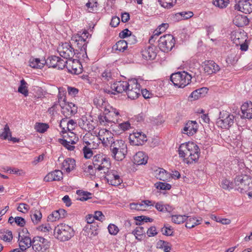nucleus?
Segmentation results:
<instances>
[{
    "label": "nucleus",
    "mask_w": 252,
    "mask_h": 252,
    "mask_svg": "<svg viewBox=\"0 0 252 252\" xmlns=\"http://www.w3.org/2000/svg\"><path fill=\"white\" fill-rule=\"evenodd\" d=\"M252 183L251 178L246 175H239L234 179L237 190L242 193L248 192V195L251 197H252Z\"/></svg>",
    "instance_id": "f257e3e1"
},
{
    "label": "nucleus",
    "mask_w": 252,
    "mask_h": 252,
    "mask_svg": "<svg viewBox=\"0 0 252 252\" xmlns=\"http://www.w3.org/2000/svg\"><path fill=\"white\" fill-rule=\"evenodd\" d=\"M74 235L73 229L66 224L60 223L55 227L54 235L56 238L60 241H68Z\"/></svg>",
    "instance_id": "f03ea898"
},
{
    "label": "nucleus",
    "mask_w": 252,
    "mask_h": 252,
    "mask_svg": "<svg viewBox=\"0 0 252 252\" xmlns=\"http://www.w3.org/2000/svg\"><path fill=\"white\" fill-rule=\"evenodd\" d=\"M191 78V75L185 71L173 73L170 76L171 81L179 88H184L189 85Z\"/></svg>",
    "instance_id": "7ed1b4c3"
},
{
    "label": "nucleus",
    "mask_w": 252,
    "mask_h": 252,
    "mask_svg": "<svg viewBox=\"0 0 252 252\" xmlns=\"http://www.w3.org/2000/svg\"><path fill=\"white\" fill-rule=\"evenodd\" d=\"M112 156L117 160H123L127 153V146L122 140L110 145Z\"/></svg>",
    "instance_id": "20e7f679"
},
{
    "label": "nucleus",
    "mask_w": 252,
    "mask_h": 252,
    "mask_svg": "<svg viewBox=\"0 0 252 252\" xmlns=\"http://www.w3.org/2000/svg\"><path fill=\"white\" fill-rule=\"evenodd\" d=\"M60 56L65 59H71L75 55H78V50L72 47L71 43H62L58 48Z\"/></svg>",
    "instance_id": "39448f33"
},
{
    "label": "nucleus",
    "mask_w": 252,
    "mask_h": 252,
    "mask_svg": "<svg viewBox=\"0 0 252 252\" xmlns=\"http://www.w3.org/2000/svg\"><path fill=\"white\" fill-rule=\"evenodd\" d=\"M93 164L96 169L98 171L103 170L104 173H105L106 171L111 166L109 158L104 157L101 154L96 155L93 157Z\"/></svg>",
    "instance_id": "423d86ee"
},
{
    "label": "nucleus",
    "mask_w": 252,
    "mask_h": 252,
    "mask_svg": "<svg viewBox=\"0 0 252 252\" xmlns=\"http://www.w3.org/2000/svg\"><path fill=\"white\" fill-rule=\"evenodd\" d=\"M72 44L74 45L77 50H78V54L82 55L83 58L87 57V42L84 39V37L80 35V34L77 33L73 35L71 39Z\"/></svg>",
    "instance_id": "0eeeda50"
},
{
    "label": "nucleus",
    "mask_w": 252,
    "mask_h": 252,
    "mask_svg": "<svg viewBox=\"0 0 252 252\" xmlns=\"http://www.w3.org/2000/svg\"><path fill=\"white\" fill-rule=\"evenodd\" d=\"M158 46L163 52L170 51L175 45V40L173 35L167 34L161 36L158 40Z\"/></svg>",
    "instance_id": "6e6552de"
},
{
    "label": "nucleus",
    "mask_w": 252,
    "mask_h": 252,
    "mask_svg": "<svg viewBox=\"0 0 252 252\" xmlns=\"http://www.w3.org/2000/svg\"><path fill=\"white\" fill-rule=\"evenodd\" d=\"M32 246L35 252H44L49 247V244L47 239L37 236L33 238Z\"/></svg>",
    "instance_id": "1a4fd4ad"
},
{
    "label": "nucleus",
    "mask_w": 252,
    "mask_h": 252,
    "mask_svg": "<svg viewBox=\"0 0 252 252\" xmlns=\"http://www.w3.org/2000/svg\"><path fill=\"white\" fill-rule=\"evenodd\" d=\"M234 116L232 114L220 112L217 125L222 128L229 129L234 123Z\"/></svg>",
    "instance_id": "9d476101"
},
{
    "label": "nucleus",
    "mask_w": 252,
    "mask_h": 252,
    "mask_svg": "<svg viewBox=\"0 0 252 252\" xmlns=\"http://www.w3.org/2000/svg\"><path fill=\"white\" fill-rule=\"evenodd\" d=\"M126 93L127 97L131 99H136L140 95V85L137 80H129V86L127 87Z\"/></svg>",
    "instance_id": "9b49d317"
},
{
    "label": "nucleus",
    "mask_w": 252,
    "mask_h": 252,
    "mask_svg": "<svg viewBox=\"0 0 252 252\" xmlns=\"http://www.w3.org/2000/svg\"><path fill=\"white\" fill-rule=\"evenodd\" d=\"M105 174V179L111 185L118 186L123 182V180L120 178L117 171L115 170L108 169L106 171Z\"/></svg>",
    "instance_id": "f8f14e48"
},
{
    "label": "nucleus",
    "mask_w": 252,
    "mask_h": 252,
    "mask_svg": "<svg viewBox=\"0 0 252 252\" xmlns=\"http://www.w3.org/2000/svg\"><path fill=\"white\" fill-rule=\"evenodd\" d=\"M45 63H46V65L49 67L56 68L58 69H63L65 65L64 60L56 56L48 57Z\"/></svg>",
    "instance_id": "ddd939ff"
},
{
    "label": "nucleus",
    "mask_w": 252,
    "mask_h": 252,
    "mask_svg": "<svg viewBox=\"0 0 252 252\" xmlns=\"http://www.w3.org/2000/svg\"><path fill=\"white\" fill-rule=\"evenodd\" d=\"M234 8L245 14H250L252 12V0H244L236 3Z\"/></svg>",
    "instance_id": "4468645a"
},
{
    "label": "nucleus",
    "mask_w": 252,
    "mask_h": 252,
    "mask_svg": "<svg viewBox=\"0 0 252 252\" xmlns=\"http://www.w3.org/2000/svg\"><path fill=\"white\" fill-rule=\"evenodd\" d=\"M18 241L19 250L22 252L26 251L32 246V240L29 235H21V233H19Z\"/></svg>",
    "instance_id": "2eb2a0df"
},
{
    "label": "nucleus",
    "mask_w": 252,
    "mask_h": 252,
    "mask_svg": "<svg viewBox=\"0 0 252 252\" xmlns=\"http://www.w3.org/2000/svg\"><path fill=\"white\" fill-rule=\"evenodd\" d=\"M188 148L190 150L189 151V160H186V163L189 164L197 161L199 158L200 153L198 146L192 142H191V148Z\"/></svg>",
    "instance_id": "dca6fc26"
},
{
    "label": "nucleus",
    "mask_w": 252,
    "mask_h": 252,
    "mask_svg": "<svg viewBox=\"0 0 252 252\" xmlns=\"http://www.w3.org/2000/svg\"><path fill=\"white\" fill-rule=\"evenodd\" d=\"M142 57L146 60H153L157 57L156 47L153 45L145 47L141 51Z\"/></svg>",
    "instance_id": "f3484780"
},
{
    "label": "nucleus",
    "mask_w": 252,
    "mask_h": 252,
    "mask_svg": "<svg viewBox=\"0 0 252 252\" xmlns=\"http://www.w3.org/2000/svg\"><path fill=\"white\" fill-rule=\"evenodd\" d=\"M62 108V113L66 117L73 115L77 112V107L72 102H65L60 104Z\"/></svg>",
    "instance_id": "a211bd4d"
},
{
    "label": "nucleus",
    "mask_w": 252,
    "mask_h": 252,
    "mask_svg": "<svg viewBox=\"0 0 252 252\" xmlns=\"http://www.w3.org/2000/svg\"><path fill=\"white\" fill-rule=\"evenodd\" d=\"M191 142H189L181 144L179 149L178 153L179 157L183 158V161L186 163V160H189V149L188 147L191 148Z\"/></svg>",
    "instance_id": "6ab92c4d"
},
{
    "label": "nucleus",
    "mask_w": 252,
    "mask_h": 252,
    "mask_svg": "<svg viewBox=\"0 0 252 252\" xmlns=\"http://www.w3.org/2000/svg\"><path fill=\"white\" fill-rule=\"evenodd\" d=\"M198 125L195 121H189L185 125L182 133L189 136L194 134L197 131Z\"/></svg>",
    "instance_id": "aec40b11"
},
{
    "label": "nucleus",
    "mask_w": 252,
    "mask_h": 252,
    "mask_svg": "<svg viewBox=\"0 0 252 252\" xmlns=\"http://www.w3.org/2000/svg\"><path fill=\"white\" fill-rule=\"evenodd\" d=\"M130 140L135 145H142L147 141V136L141 132H136L130 135Z\"/></svg>",
    "instance_id": "412c9836"
},
{
    "label": "nucleus",
    "mask_w": 252,
    "mask_h": 252,
    "mask_svg": "<svg viewBox=\"0 0 252 252\" xmlns=\"http://www.w3.org/2000/svg\"><path fill=\"white\" fill-rule=\"evenodd\" d=\"M109 109H104V113L105 116L103 117V119L105 122L108 123L113 122L115 123V120H117V117L119 115V112L115 109L112 107Z\"/></svg>",
    "instance_id": "4be33fe9"
},
{
    "label": "nucleus",
    "mask_w": 252,
    "mask_h": 252,
    "mask_svg": "<svg viewBox=\"0 0 252 252\" xmlns=\"http://www.w3.org/2000/svg\"><path fill=\"white\" fill-rule=\"evenodd\" d=\"M129 86V80L127 81H118L114 83L111 87L112 90L117 93H123L126 92L127 87Z\"/></svg>",
    "instance_id": "5701e85b"
},
{
    "label": "nucleus",
    "mask_w": 252,
    "mask_h": 252,
    "mask_svg": "<svg viewBox=\"0 0 252 252\" xmlns=\"http://www.w3.org/2000/svg\"><path fill=\"white\" fill-rule=\"evenodd\" d=\"M219 66L213 61H207L204 63V70L208 74H211L219 71Z\"/></svg>",
    "instance_id": "b1692460"
},
{
    "label": "nucleus",
    "mask_w": 252,
    "mask_h": 252,
    "mask_svg": "<svg viewBox=\"0 0 252 252\" xmlns=\"http://www.w3.org/2000/svg\"><path fill=\"white\" fill-rule=\"evenodd\" d=\"M148 156L143 152L139 151L133 157V163L137 165H145L147 163Z\"/></svg>",
    "instance_id": "393cba45"
},
{
    "label": "nucleus",
    "mask_w": 252,
    "mask_h": 252,
    "mask_svg": "<svg viewBox=\"0 0 252 252\" xmlns=\"http://www.w3.org/2000/svg\"><path fill=\"white\" fill-rule=\"evenodd\" d=\"M63 172L60 170L49 173L44 178L45 182H52L54 181H60L63 179Z\"/></svg>",
    "instance_id": "a878e982"
},
{
    "label": "nucleus",
    "mask_w": 252,
    "mask_h": 252,
    "mask_svg": "<svg viewBox=\"0 0 252 252\" xmlns=\"http://www.w3.org/2000/svg\"><path fill=\"white\" fill-rule=\"evenodd\" d=\"M242 116L247 119L252 118V103L245 102L241 107Z\"/></svg>",
    "instance_id": "bb28decb"
},
{
    "label": "nucleus",
    "mask_w": 252,
    "mask_h": 252,
    "mask_svg": "<svg viewBox=\"0 0 252 252\" xmlns=\"http://www.w3.org/2000/svg\"><path fill=\"white\" fill-rule=\"evenodd\" d=\"M233 22L238 27H243L249 24V20L246 16L238 14L235 16Z\"/></svg>",
    "instance_id": "cd10ccee"
},
{
    "label": "nucleus",
    "mask_w": 252,
    "mask_h": 252,
    "mask_svg": "<svg viewBox=\"0 0 252 252\" xmlns=\"http://www.w3.org/2000/svg\"><path fill=\"white\" fill-rule=\"evenodd\" d=\"M75 165V160L74 159L67 158L62 163V169L65 170L66 172L69 173L74 169Z\"/></svg>",
    "instance_id": "c85d7f7f"
},
{
    "label": "nucleus",
    "mask_w": 252,
    "mask_h": 252,
    "mask_svg": "<svg viewBox=\"0 0 252 252\" xmlns=\"http://www.w3.org/2000/svg\"><path fill=\"white\" fill-rule=\"evenodd\" d=\"M65 63V67H66L69 72L71 73L76 74L77 71V65H78V62L77 60L69 59L67 61H64Z\"/></svg>",
    "instance_id": "c756f323"
},
{
    "label": "nucleus",
    "mask_w": 252,
    "mask_h": 252,
    "mask_svg": "<svg viewBox=\"0 0 252 252\" xmlns=\"http://www.w3.org/2000/svg\"><path fill=\"white\" fill-rule=\"evenodd\" d=\"M155 177L158 180L166 181L171 177V174L163 168H158L155 171Z\"/></svg>",
    "instance_id": "7c9ffc66"
},
{
    "label": "nucleus",
    "mask_w": 252,
    "mask_h": 252,
    "mask_svg": "<svg viewBox=\"0 0 252 252\" xmlns=\"http://www.w3.org/2000/svg\"><path fill=\"white\" fill-rule=\"evenodd\" d=\"M135 238L138 241H141L143 237H145V231L144 227L140 225L137 226L131 232Z\"/></svg>",
    "instance_id": "2f4dec72"
},
{
    "label": "nucleus",
    "mask_w": 252,
    "mask_h": 252,
    "mask_svg": "<svg viewBox=\"0 0 252 252\" xmlns=\"http://www.w3.org/2000/svg\"><path fill=\"white\" fill-rule=\"evenodd\" d=\"M101 77L103 81L112 82L115 78V73L110 69H106L102 73Z\"/></svg>",
    "instance_id": "473e14b6"
},
{
    "label": "nucleus",
    "mask_w": 252,
    "mask_h": 252,
    "mask_svg": "<svg viewBox=\"0 0 252 252\" xmlns=\"http://www.w3.org/2000/svg\"><path fill=\"white\" fill-rule=\"evenodd\" d=\"M106 133L109 136L105 135L102 137V136L99 133V139L102 141V143L103 145L105 146H107L108 144L113 145L114 143H117V142L114 141L113 137L109 134V131L108 130H106Z\"/></svg>",
    "instance_id": "72a5a7b5"
},
{
    "label": "nucleus",
    "mask_w": 252,
    "mask_h": 252,
    "mask_svg": "<svg viewBox=\"0 0 252 252\" xmlns=\"http://www.w3.org/2000/svg\"><path fill=\"white\" fill-rule=\"evenodd\" d=\"M201 219H197L195 217H190L187 216L186 219V227L189 228H191L194 227L195 226L200 224V221Z\"/></svg>",
    "instance_id": "f704fd0d"
},
{
    "label": "nucleus",
    "mask_w": 252,
    "mask_h": 252,
    "mask_svg": "<svg viewBox=\"0 0 252 252\" xmlns=\"http://www.w3.org/2000/svg\"><path fill=\"white\" fill-rule=\"evenodd\" d=\"M45 62H46V60L41 61L39 59L33 58L30 60V65L32 68L41 69L45 64H46V63Z\"/></svg>",
    "instance_id": "c9c22d12"
},
{
    "label": "nucleus",
    "mask_w": 252,
    "mask_h": 252,
    "mask_svg": "<svg viewBox=\"0 0 252 252\" xmlns=\"http://www.w3.org/2000/svg\"><path fill=\"white\" fill-rule=\"evenodd\" d=\"M207 88L203 87L193 91L189 95V97L194 98V99H197L199 97L203 96L207 93Z\"/></svg>",
    "instance_id": "e433bc0d"
},
{
    "label": "nucleus",
    "mask_w": 252,
    "mask_h": 252,
    "mask_svg": "<svg viewBox=\"0 0 252 252\" xmlns=\"http://www.w3.org/2000/svg\"><path fill=\"white\" fill-rule=\"evenodd\" d=\"M128 43L125 40H121L118 41L113 47V49L124 52L127 47Z\"/></svg>",
    "instance_id": "4c0bfd02"
},
{
    "label": "nucleus",
    "mask_w": 252,
    "mask_h": 252,
    "mask_svg": "<svg viewBox=\"0 0 252 252\" xmlns=\"http://www.w3.org/2000/svg\"><path fill=\"white\" fill-rule=\"evenodd\" d=\"M79 124L82 129L88 132L94 130L95 127L92 123L87 119L85 121L82 120L81 122H79Z\"/></svg>",
    "instance_id": "58836bf2"
},
{
    "label": "nucleus",
    "mask_w": 252,
    "mask_h": 252,
    "mask_svg": "<svg viewBox=\"0 0 252 252\" xmlns=\"http://www.w3.org/2000/svg\"><path fill=\"white\" fill-rule=\"evenodd\" d=\"M27 85V82L23 79L20 81V85L18 89V92L23 94L25 96H27L29 94Z\"/></svg>",
    "instance_id": "ea45409f"
},
{
    "label": "nucleus",
    "mask_w": 252,
    "mask_h": 252,
    "mask_svg": "<svg viewBox=\"0 0 252 252\" xmlns=\"http://www.w3.org/2000/svg\"><path fill=\"white\" fill-rule=\"evenodd\" d=\"M0 237L5 242H10L13 239L12 231L9 230H3L0 232Z\"/></svg>",
    "instance_id": "a19ab883"
},
{
    "label": "nucleus",
    "mask_w": 252,
    "mask_h": 252,
    "mask_svg": "<svg viewBox=\"0 0 252 252\" xmlns=\"http://www.w3.org/2000/svg\"><path fill=\"white\" fill-rule=\"evenodd\" d=\"M94 104L96 107L100 109H105L106 102L104 100L103 98L101 97H96L94 99Z\"/></svg>",
    "instance_id": "79ce46f5"
},
{
    "label": "nucleus",
    "mask_w": 252,
    "mask_h": 252,
    "mask_svg": "<svg viewBox=\"0 0 252 252\" xmlns=\"http://www.w3.org/2000/svg\"><path fill=\"white\" fill-rule=\"evenodd\" d=\"M162 7L169 9L172 7L176 3V0H158Z\"/></svg>",
    "instance_id": "37998d69"
},
{
    "label": "nucleus",
    "mask_w": 252,
    "mask_h": 252,
    "mask_svg": "<svg viewBox=\"0 0 252 252\" xmlns=\"http://www.w3.org/2000/svg\"><path fill=\"white\" fill-rule=\"evenodd\" d=\"M77 194L80 196L78 199L80 201H84L87 200L88 199L91 198L90 196L92 195V193L88 191H84L78 190L77 191Z\"/></svg>",
    "instance_id": "c03bdc74"
},
{
    "label": "nucleus",
    "mask_w": 252,
    "mask_h": 252,
    "mask_svg": "<svg viewBox=\"0 0 252 252\" xmlns=\"http://www.w3.org/2000/svg\"><path fill=\"white\" fill-rule=\"evenodd\" d=\"M187 216L185 215H176L172 216V221L175 223L180 224L185 221Z\"/></svg>",
    "instance_id": "a18cd8bd"
},
{
    "label": "nucleus",
    "mask_w": 252,
    "mask_h": 252,
    "mask_svg": "<svg viewBox=\"0 0 252 252\" xmlns=\"http://www.w3.org/2000/svg\"><path fill=\"white\" fill-rule=\"evenodd\" d=\"M234 184L226 179H224L221 182L220 186L222 189L225 190H230L234 187Z\"/></svg>",
    "instance_id": "49530a36"
},
{
    "label": "nucleus",
    "mask_w": 252,
    "mask_h": 252,
    "mask_svg": "<svg viewBox=\"0 0 252 252\" xmlns=\"http://www.w3.org/2000/svg\"><path fill=\"white\" fill-rule=\"evenodd\" d=\"M42 214L39 211L35 210L34 213L31 215V219L33 223L37 224L41 220Z\"/></svg>",
    "instance_id": "de8ad7c7"
},
{
    "label": "nucleus",
    "mask_w": 252,
    "mask_h": 252,
    "mask_svg": "<svg viewBox=\"0 0 252 252\" xmlns=\"http://www.w3.org/2000/svg\"><path fill=\"white\" fill-rule=\"evenodd\" d=\"M131 33L132 32L131 31H129L127 29H125L119 33V36L121 38H125L129 36L130 39H133L135 41V36H131Z\"/></svg>",
    "instance_id": "09e8293b"
},
{
    "label": "nucleus",
    "mask_w": 252,
    "mask_h": 252,
    "mask_svg": "<svg viewBox=\"0 0 252 252\" xmlns=\"http://www.w3.org/2000/svg\"><path fill=\"white\" fill-rule=\"evenodd\" d=\"M214 5L220 8H223L228 4V0H213Z\"/></svg>",
    "instance_id": "8fccbe9b"
},
{
    "label": "nucleus",
    "mask_w": 252,
    "mask_h": 252,
    "mask_svg": "<svg viewBox=\"0 0 252 252\" xmlns=\"http://www.w3.org/2000/svg\"><path fill=\"white\" fill-rule=\"evenodd\" d=\"M86 221L88 224L85 227L86 230L88 229H92V227H93L92 223L94 222V217L93 215H88L86 217Z\"/></svg>",
    "instance_id": "3c124183"
},
{
    "label": "nucleus",
    "mask_w": 252,
    "mask_h": 252,
    "mask_svg": "<svg viewBox=\"0 0 252 252\" xmlns=\"http://www.w3.org/2000/svg\"><path fill=\"white\" fill-rule=\"evenodd\" d=\"M60 219V216H59V213L58 210H56L48 216L47 220L48 221L54 222L59 220Z\"/></svg>",
    "instance_id": "603ef678"
},
{
    "label": "nucleus",
    "mask_w": 252,
    "mask_h": 252,
    "mask_svg": "<svg viewBox=\"0 0 252 252\" xmlns=\"http://www.w3.org/2000/svg\"><path fill=\"white\" fill-rule=\"evenodd\" d=\"M48 127V125L43 123H37L35 126V129L40 133H44Z\"/></svg>",
    "instance_id": "864d4df0"
},
{
    "label": "nucleus",
    "mask_w": 252,
    "mask_h": 252,
    "mask_svg": "<svg viewBox=\"0 0 252 252\" xmlns=\"http://www.w3.org/2000/svg\"><path fill=\"white\" fill-rule=\"evenodd\" d=\"M67 134L69 142H70L71 144H74L78 141V137L76 136V134L72 132L71 130L68 131Z\"/></svg>",
    "instance_id": "5fc2aeb1"
},
{
    "label": "nucleus",
    "mask_w": 252,
    "mask_h": 252,
    "mask_svg": "<svg viewBox=\"0 0 252 252\" xmlns=\"http://www.w3.org/2000/svg\"><path fill=\"white\" fill-rule=\"evenodd\" d=\"M11 136V133L10 130V128L7 124L5 125L3 129V131L0 135V137L3 139H6L8 136Z\"/></svg>",
    "instance_id": "6e6d98bb"
},
{
    "label": "nucleus",
    "mask_w": 252,
    "mask_h": 252,
    "mask_svg": "<svg viewBox=\"0 0 252 252\" xmlns=\"http://www.w3.org/2000/svg\"><path fill=\"white\" fill-rule=\"evenodd\" d=\"M241 36L240 33L239 32H235L232 34L231 36V38L233 42L236 44V46H238L241 43V41L240 40V36Z\"/></svg>",
    "instance_id": "4d7b16f0"
},
{
    "label": "nucleus",
    "mask_w": 252,
    "mask_h": 252,
    "mask_svg": "<svg viewBox=\"0 0 252 252\" xmlns=\"http://www.w3.org/2000/svg\"><path fill=\"white\" fill-rule=\"evenodd\" d=\"M156 186L158 189L162 190H169L171 188V186L169 184L163 182L157 183Z\"/></svg>",
    "instance_id": "13d9d810"
},
{
    "label": "nucleus",
    "mask_w": 252,
    "mask_h": 252,
    "mask_svg": "<svg viewBox=\"0 0 252 252\" xmlns=\"http://www.w3.org/2000/svg\"><path fill=\"white\" fill-rule=\"evenodd\" d=\"M109 233L113 235H116L118 233L119 229L117 226L114 224H110L108 226Z\"/></svg>",
    "instance_id": "bf43d9fd"
},
{
    "label": "nucleus",
    "mask_w": 252,
    "mask_h": 252,
    "mask_svg": "<svg viewBox=\"0 0 252 252\" xmlns=\"http://www.w3.org/2000/svg\"><path fill=\"white\" fill-rule=\"evenodd\" d=\"M144 204L142 203V201L139 203H131L130 204V207L131 209L136 210L137 211L145 210Z\"/></svg>",
    "instance_id": "052dcab7"
},
{
    "label": "nucleus",
    "mask_w": 252,
    "mask_h": 252,
    "mask_svg": "<svg viewBox=\"0 0 252 252\" xmlns=\"http://www.w3.org/2000/svg\"><path fill=\"white\" fill-rule=\"evenodd\" d=\"M30 210V206L24 203H20L17 207V210L23 213H27Z\"/></svg>",
    "instance_id": "680f3d73"
},
{
    "label": "nucleus",
    "mask_w": 252,
    "mask_h": 252,
    "mask_svg": "<svg viewBox=\"0 0 252 252\" xmlns=\"http://www.w3.org/2000/svg\"><path fill=\"white\" fill-rule=\"evenodd\" d=\"M83 151L85 158L88 159L91 158L93 156V151L91 149L87 147L86 146H85L83 147Z\"/></svg>",
    "instance_id": "e2e57ef3"
},
{
    "label": "nucleus",
    "mask_w": 252,
    "mask_h": 252,
    "mask_svg": "<svg viewBox=\"0 0 252 252\" xmlns=\"http://www.w3.org/2000/svg\"><path fill=\"white\" fill-rule=\"evenodd\" d=\"M93 165H89L88 166H85L83 167L84 172L87 174V175H94L95 172L93 169Z\"/></svg>",
    "instance_id": "0e129e2a"
},
{
    "label": "nucleus",
    "mask_w": 252,
    "mask_h": 252,
    "mask_svg": "<svg viewBox=\"0 0 252 252\" xmlns=\"http://www.w3.org/2000/svg\"><path fill=\"white\" fill-rule=\"evenodd\" d=\"M162 32L161 31H159L158 28H157L154 32V35H153L149 39V42L150 44H153L155 41V39Z\"/></svg>",
    "instance_id": "69168bd1"
},
{
    "label": "nucleus",
    "mask_w": 252,
    "mask_h": 252,
    "mask_svg": "<svg viewBox=\"0 0 252 252\" xmlns=\"http://www.w3.org/2000/svg\"><path fill=\"white\" fill-rule=\"evenodd\" d=\"M15 222L19 226L23 227L26 224L25 219L20 217H16L14 218Z\"/></svg>",
    "instance_id": "338daca9"
},
{
    "label": "nucleus",
    "mask_w": 252,
    "mask_h": 252,
    "mask_svg": "<svg viewBox=\"0 0 252 252\" xmlns=\"http://www.w3.org/2000/svg\"><path fill=\"white\" fill-rule=\"evenodd\" d=\"M158 234L156 228L155 226H152L149 228L147 231V234L149 237H152Z\"/></svg>",
    "instance_id": "774afa93"
}]
</instances>
